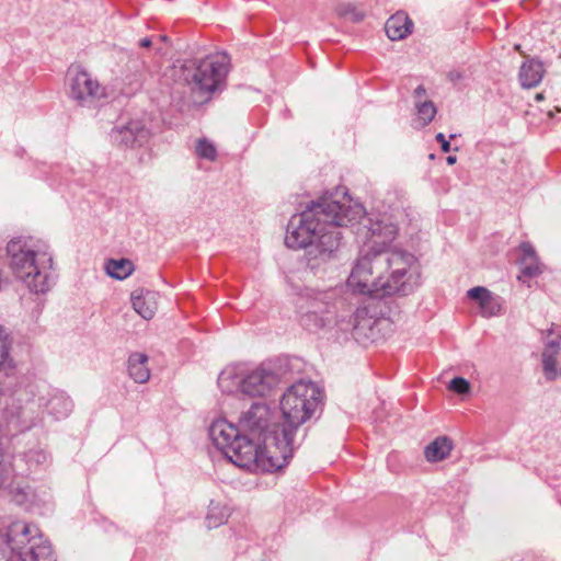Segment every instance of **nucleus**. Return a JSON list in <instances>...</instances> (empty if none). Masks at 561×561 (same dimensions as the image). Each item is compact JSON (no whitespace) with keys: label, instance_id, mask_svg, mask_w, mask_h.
<instances>
[{"label":"nucleus","instance_id":"obj_1","mask_svg":"<svg viewBox=\"0 0 561 561\" xmlns=\"http://www.w3.org/2000/svg\"><path fill=\"white\" fill-rule=\"evenodd\" d=\"M329 194L294 215L287 226L285 244L293 250L307 249V264L321 268L335 260L341 247L340 228L352 226L364 217V207L346 193L341 198Z\"/></svg>","mask_w":561,"mask_h":561},{"label":"nucleus","instance_id":"obj_2","mask_svg":"<svg viewBox=\"0 0 561 561\" xmlns=\"http://www.w3.org/2000/svg\"><path fill=\"white\" fill-rule=\"evenodd\" d=\"M415 256L401 249L359 254L347 278L358 294L374 296L408 295L413 289Z\"/></svg>","mask_w":561,"mask_h":561},{"label":"nucleus","instance_id":"obj_3","mask_svg":"<svg viewBox=\"0 0 561 561\" xmlns=\"http://www.w3.org/2000/svg\"><path fill=\"white\" fill-rule=\"evenodd\" d=\"M291 454V431L283 427L282 437L274 435L259 439L243 433L227 458L249 471L273 472L285 467Z\"/></svg>","mask_w":561,"mask_h":561},{"label":"nucleus","instance_id":"obj_4","mask_svg":"<svg viewBox=\"0 0 561 561\" xmlns=\"http://www.w3.org/2000/svg\"><path fill=\"white\" fill-rule=\"evenodd\" d=\"M7 254L13 274L31 291L44 294L50 288L53 257L44 241L25 237L12 239L7 244Z\"/></svg>","mask_w":561,"mask_h":561},{"label":"nucleus","instance_id":"obj_5","mask_svg":"<svg viewBox=\"0 0 561 561\" xmlns=\"http://www.w3.org/2000/svg\"><path fill=\"white\" fill-rule=\"evenodd\" d=\"M228 66V56L220 53L199 61L178 60L170 68L169 73L174 81L186 84L203 102L224 84L229 70Z\"/></svg>","mask_w":561,"mask_h":561},{"label":"nucleus","instance_id":"obj_6","mask_svg":"<svg viewBox=\"0 0 561 561\" xmlns=\"http://www.w3.org/2000/svg\"><path fill=\"white\" fill-rule=\"evenodd\" d=\"M322 400V391L312 381L300 380L291 385L283 394L280 409L285 419V427L294 432L307 422L319 408Z\"/></svg>","mask_w":561,"mask_h":561},{"label":"nucleus","instance_id":"obj_7","mask_svg":"<svg viewBox=\"0 0 561 561\" xmlns=\"http://www.w3.org/2000/svg\"><path fill=\"white\" fill-rule=\"evenodd\" d=\"M7 545L12 552L7 561H56L49 541L35 525L12 523L7 531Z\"/></svg>","mask_w":561,"mask_h":561},{"label":"nucleus","instance_id":"obj_8","mask_svg":"<svg viewBox=\"0 0 561 561\" xmlns=\"http://www.w3.org/2000/svg\"><path fill=\"white\" fill-rule=\"evenodd\" d=\"M335 300L333 290L306 289L297 301L300 325L312 333L331 327L336 318Z\"/></svg>","mask_w":561,"mask_h":561},{"label":"nucleus","instance_id":"obj_9","mask_svg":"<svg viewBox=\"0 0 561 561\" xmlns=\"http://www.w3.org/2000/svg\"><path fill=\"white\" fill-rule=\"evenodd\" d=\"M363 229H365V241L359 254L391 249V243L396 240L399 231L397 222L388 214H373L365 218Z\"/></svg>","mask_w":561,"mask_h":561},{"label":"nucleus","instance_id":"obj_10","mask_svg":"<svg viewBox=\"0 0 561 561\" xmlns=\"http://www.w3.org/2000/svg\"><path fill=\"white\" fill-rule=\"evenodd\" d=\"M67 82L69 96L79 106L94 108L107 98L106 89L79 66L68 70Z\"/></svg>","mask_w":561,"mask_h":561},{"label":"nucleus","instance_id":"obj_11","mask_svg":"<svg viewBox=\"0 0 561 561\" xmlns=\"http://www.w3.org/2000/svg\"><path fill=\"white\" fill-rule=\"evenodd\" d=\"M239 426L244 434L259 439L277 435L282 437V424L271 423V410L262 402H256L243 412L239 419Z\"/></svg>","mask_w":561,"mask_h":561},{"label":"nucleus","instance_id":"obj_12","mask_svg":"<svg viewBox=\"0 0 561 561\" xmlns=\"http://www.w3.org/2000/svg\"><path fill=\"white\" fill-rule=\"evenodd\" d=\"M278 383V376L272 370L257 367L243 376L241 393L250 397L268 396Z\"/></svg>","mask_w":561,"mask_h":561},{"label":"nucleus","instance_id":"obj_13","mask_svg":"<svg viewBox=\"0 0 561 561\" xmlns=\"http://www.w3.org/2000/svg\"><path fill=\"white\" fill-rule=\"evenodd\" d=\"M113 141L122 147L136 148L144 146L150 137L148 128L140 121H130L124 126L112 130Z\"/></svg>","mask_w":561,"mask_h":561},{"label":"nucleus","instance_id":"obj_14","mask_svg":"<svg viewBox=\"0 0 561 561\" xmlns=\"http://www.w3.org/2000/svg\"><path fill=\"white\" fill-rule=\"evenodd\" d=\"M243 436L241 427H236L225 419L216 420L209 427V437L214 445L227 457L237 442Z\"/></svg>","mask_w":561,"mask_h":561},{"label":"nucleus","instance_id":"obj_15","mask_svg":"<svg viewBox=\"0 0 561 561\" xmlns=\"http://www.w3.org/2000/svg\"><path fill=\"white\" fill-rule=\"evenodd\" d=\"M560 335H556L545 342L541 353L542 373L548 381H553L561 376Z\"/></svg>","mask_w":561,"mask_h":561},{"label":"nucleus","instance_id":"obj_16","mask_svg":"<svg viewBox=\"0 0 561 561\" xmlns=\"http://www.w3.org/2000/svg\"><path fill=\"white\" fill-rule=\"evenodd\" d=\"M158 298L157 291L145 288H137L130 295L134 310L145 320L154 317L158 310Z\"/></svg>","mask_w":561,"mask_h":561},{"label":"nucleus","instance_id":"obj_17","mask_svg":"<svg viewBox=\"0 0 561 561\" xmlns=\"http://www.w3.org/2000/svg\"><path fill=\"white\" fill-rule=\"evenodd\" d=\"M468 297L479 302L480 313L485 318L497 316L501 311V304L497 298L484 287L469 289Z\"/></svg>","mask_w":561,"mask_h":561},{"label":"nucleus","instance_id":"obj_18","mask_svg":"<svg viewBox=\"0 0 561 561\" xmlns=\"http://www.w3.org/2000/svg\"><path fill=\"white\" fill-rule=\"evenodd\" d=\"M413 27L412 21L404 12H397L388 19L385 25L387 36L391 41H400L411 34Z\"/></svg>","mask_w":561,"mask_h":561},{"label":"nucleus","instance_id":"obj_19","mask_svg":"<svg viewBox=\"0 0 561 561\" xmlns=\"http://www.w3.org/2000/svg\"><path fill=\"white\" fill-rule=\"evenodd\" d=\"M43 405L57 420L67 417L72 411V401L62 391L53 392Z\"/></svg>","mask_w":561,"mask_h":561},{"label":"nucleus","instance_id":"obj_20","mask_svg":"<svg viewBox=\"0 0 561 561\" xmlns=\"http://www.w3.org/2000/svg\"><path fill=\"white\" fill-rule=\"evenodd\" d=\"M545 68L543 65L535 59L526 60L519 69V81L523 88H535L537 87L543 77Z\"/></svg>","mask_w":561,"mask_h":561},{"label":"nucleus","instance_id":"obj_21","mask_svg":"<svg viewBox=\"0 0 561 561\" xmlns=\"http://www.w3.org/2000/svg\"><path fill=\"white\" fill-rule=\"evenodd\" d=\"M244 374L238 367H226L218 377L219 388L227 393H237L242 391Z\"/></svg>","mask_w":561,"mask_h":561},{"label":"nucleus","instance_id":"obj_22","mask_svg":"<svg viewBox=\"0 0 561 561\" xmlns=\"http://www.w3.org/2000/svg\"><path fill=\"white\" fill-rule=\"evenodd\" d=\"M148 356L144 353H133L128 357V374L135 382L145 383L150 378V370L147 367Z\"/></svg>","mask_w":561,"mask_h":561},{"label":"nucleus","instance_id":"obj_23","mask_svg":"<svg viewBox=\"0 0 561 561\" xmlns=\"http://www.w3.org/2000/svg\"><path fill=\"white\" fill-rule=\"evenodd\" d=\"M453 449L451 440L446 436L434 439L425 448V458L430 462H437L447 458Z\"/></svg>","mask_w":561,"mask_h":561},{"label":"nucleus","instance_id":"obj_24","mask_svg":"<svg viewBox=\"0 0 561 561\" xmlns=\"http://www.w3.org/2000/svg\"><path fill=\"white\" fill-rule=\"evenodd\" d=\"M105 270L108 276L122 280L133 273L134 264L127 259L108 260Z\"/></svg>","mask_w":561,"mask_h":561},{"label":"nucleus","instance_id":"obj_25","mask_svg":"<svg viewBox=\"0 0 561 561\" xmlns=\"http://www.w3.org/2000/svg\"><path fill=\"white\" fill-rule=\"evenodd\" d=\"M11 342L8 333L0 325V375L9 376L13 369L12 359L10 357Z\"/></svg>","mask_w":561,"mask_h":561},{"label":"nucleus","instance_id":"obj_26","mask_svg":"<svg viewBox=\"0 0 561 561\" xmlns=\"http://www.w3.org/2000/svg\"><path fill=\"white\" fill-rule=\"evenodd\" d=\"M230 515L229 508L219 503L211 502L206 516V525L209 529L225 524Z\"/></svg>","mask_w":561,"mask_h":561},{"label":"nucleus","instance_id":"obj_27","mask_svg":"<svg viewBox=\"0 0 561 561\" xmlns=\"http://www.w3.org/2000/svg\"><path fill=\"white\" fill-rule=\"evenodd\" d=\"M414 105L421 127L428 125L437 113L434 103L430 100H419Z\"/></svg>","mask_w":561,"mask_h":561},{"label":"nucleus","instance_id":"obj_28","mask_svg":"<svg viewBox=\"0 0 561 561\" xmlns=\"http://www.w3.org/2000/svg\"><path fill=\"white\" fill-rule=\"evenodd\" d=\"M335 13L343 19H346L352 22H359L364 19L365 14L363 11L358 10V8L348 2L339 3L335 7Z\"/></svg>","mask_w":561,"mask_h":561},{"label":"nucleus","instance_id":"obj_29","mask_svg":"<svg viewBox=\"0 0 561 561\" xmlns=\"http://www.w3.org/2000/svg\"><path fill=\"white\" fill-rule=\"evenodd\" d=\"M196 154L202 159L215 161L217 158V149L214 144L206 138H201L196 142Z\"/></svg>","mask_w":561,"mask_h":561},{"label":"nucleus","instance_id":"obj_30","mask_svg":"<svg viewBox=\"0 0 561 561\" xmlns=\"http://www.w3.org/2000/svg\"><path fill=\"white\" fill-rule=\"evenodd\" d=\"M145 81V73L141 71H136L134 73L127 75L125 77V90L126 94H133L139 91Z\"/></svg>","mask_w":561,"mask_h":561},{"label":"nucleus","instance_id":"obj_31","mask_svg":"<svg viewBox=\"0 0 561 561\" xmlns=\"http://www.w3.org/2000/svg\"><path fill=\"white\" fill-rule=\"evenodd\" d=\"M449 389L459 394L468 393L470 383L462 377H455L449 383Z\"/></svg>","mask_w":561,"mask_h":561},{"label":"nucleus","instance_id":"obj_32","mask_svg":"<svg viewBox=\"0 0 561 561\" xmlns=\"http://www.w3.org/2000/svg\"><path fill=\"white\" fill-rule=\"evenodd\" d=\"M519 249L522 252L520 264L527 263L528 261H535V259H537L535 250L530 243L524 242L520 244Z\"/></svg>","mask_w":561,"mask_h":561},{"label":"nucleus","instance_id":"obj_33","mask_svg":"<svg viewBox=\"0 0 561 561\" xmlns=\"http://www.w3.org/2000/svg\"><path fill=\"white\" fill-rule=\"evenodd\" d=\"M522 271L527 276H536L540 273V264L538 262V259H535V261H528L527 263H522Z\"/></svg>","mask_w":561,"mask_h":561},{"label":"nucleus","instance_id":"obj_34","mask_svg":"<svg viewBox=\"0 0 561 561\" xmlns=\"http://www.w3.org/2000/svg\"><path fill=\"white\" fill-rule=\"evenodd\" d=\"M435 138L440 144L443 152H449L450 151V144L445 138L444 134L438 133Z\"/></svg>","mask_w":561,"mask_h":561},{"label":"nucleus","instance_id":"obj_35","mask_svg":"<svg viewBox=\"0 0 561 561\" xmlns=\"http://www.w3.org/2000/svg\"><path fill=\"white\" fill-rule=\"evenodd\" d=\"M426 96V90L423 85H419L416 87V89L414 90V93H413V98H414V104L419 101V100H426L425 99Z\"/></svg>","mask_w":561,"mask_h":561},{"label":"nucleus","instance_id":"obj_36","mask_svg":"<svg viewBox=\"0 0 561 561\" xmlns=\"http://www.w3.org/2000/svg\"><path fill=\"white\" fill-rule=\"evenodd\" d=\"M8 468L3 465L2 456L0 455V488L8 480Z\"/></svg>","mask_w":561,"mask_h":561},{"label":"nucleus","instance_id":"obj_37","mask_svg":"<svg viewBox=\"0 0 561 561\" xmlns=\"http://www.w3.org/2000/svg\"><path fill=\"white\" fill-rule=\"evenodd\" d=\"M151 45H152V41L149 37L142 38L139 42V46L144 47V48L150 47Z\"/></svg>","mask_w":561,"mask_h":561},{"label":"nucleus","instance_id":"obj_38","mask_svg":"<svg viewBox=\"0 0 561 561\" xmlns=\"http://www.w3.org/2000/svg\"><path fill=\"white\" fill-rule=\"evenodd\" d=\"M446 161H447V163H448L449 165H453V164H455V163H456L457 158H456L455 156H448V157H447V159H446Z\"/></svg>","mask_w":561,"mask_h":561},{"label":"nucleus","instance_id":"obj_39","mask_svg":"<svg viewBox=\"0 0 561 561\" xmlns=\"http://www.w3.org/2000/svg\"><path fill=\"white\" fill-rule=\"evenodd\" d=\"M536 100H537V101H541V100H543V94H542V93H537V94H536Z\"/></svg>","mask_w":561,"mask_h":561},{"label":"nucleus","instance_id":"obj_40","mask_svg":"<svg viewBox=\"0 0 561 561\" xmlns=\"http://www.w3.org/2000/svg\"><path fill=\"white\" fill-rule=\"evenodd\" d=\"M359 329H360L359 323H356V324L354 325V330H355L356 332H358V331H359Z\"/></svg>","mask_w":561,"mask_h":561},{"label":"nucleus","instance_id":"obj_41","mask_svg":"<svg viewBox=\"0 0 561 561\" xmlns=\"http://www.w3.org/2000/svg\"><path fill=\"white\" fill-rule=\"evenodd\" d=\"M363 312L364 311H357L356 314H355V319L357 320Z\"/></svg>","mask_w":561,"mask_h":561},{"label":"nucleus","instance_id":"obj_42","mask_svg":"<svg viewBox=\"0 0 561 561\" xmlns=\"http://www.w3.org/2000/svg\"><path fill=\"white\" fill-rule=\"evenodd\" d=\"M165 38H167L165 36H159L160 41H165Z\"/></svg>","mask_w":561,"mask_h":561},{"label":"nucleus","instance_id":"obj_43","mask_svg":"<svg viewBox=\"0 0 561 561\" xmlns=\"http://www.w3.org/2000/svg\"><path fill=\"white\" fill-rule=\"evenodd\" d=\"M548 116L549 117H552L553 116V113L551 111L548 112Z\"/></svg>","mask_w":561,"mask_h":561},{"label":"nucleus","instance_id":"obj_44","mask_svg":"<svg viewBox=\"0 0 561 561\" xmlns=\"http://www.w3.org/2000/svg\"><path fill=\"white\" fill-rule=\"evenodd\" d=\"M157 53L162 54L161 48H157Z\"/></svg>","mask_w":561,"mask_h":561}]
</instances>
